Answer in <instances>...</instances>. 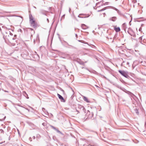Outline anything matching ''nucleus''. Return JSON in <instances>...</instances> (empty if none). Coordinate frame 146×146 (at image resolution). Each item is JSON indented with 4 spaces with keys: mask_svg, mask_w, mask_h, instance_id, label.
<instances>
[{
    "mask_svg": "<svg viewBox=\"0 0 146 146\" xmlns=\"http://www.w3.org/2000/svg\"><path fill=\"white\" fill-rule=\"evenodd\" d=\"M114 30L116 32H119L120 30V28L119 27L115 28H114Z\"/></svg>",
    "mask_w": 146,
    "mask_h": 146,
    "instance_id": "7",
    "label": "nucleus"
},
{
    "mask_svg": "<svg viewBox=\"0 0 146 146\" xmlns=\"http://www.w3.org/2000/svg\"><path fill=\"white\" fill-rule=\"evenodd\" d=\"M47 21L48 22H49V20H48V19H47Z\"/></svg>",
    "mask_w": 146,
    "mask_h": 146,
    "instance_id": "18",
    "label": "nucleus"
},
{
    "mask_svg": "<svg viewBox=\"0 0 146 146\" xmlns=\"http://www.w3.org/2000/svg\"><path fill=\"white\" fill-rule=\"evenodd\" d=\"M16 36V35H14V36Z\"/></svg>",
    "mask_w": 146,
    "mask_h": 146,
    "instance_id": "27",
    "label": "nucleus"
},
{
    "mask_svg": "<svg viewBox=\"0 0 146 146\" xmlns=\"http://www.w3.org/2000/svg\"><path fill=\"white\" fill-rule=\"evenodd\" d=\"M131 21H130V22L129 23V24L130 25H131Z\"/></svg>",
    "mask_w": 146,
    "mask_h": 146,
    "instance_id": "16",
    "label": "nucleus"
},
{
    "mask_svg": "<svg viewBox=\"0 0 146 146\" xmlns=\"http://www.w3.org/2000/svg\"><path fill=\"white\" fill-rule=\"evenodd\" d=\"M135 112L137 114H138V113H139L137 109H136L135 110Z\"/></svg>",
    "mask_w": 146,
    "mask_h": 146,
    "instance_id": "11",
    "label": "nucleus"
},
{
    "mask_svg": "<svg viewBox=\"0 0 146 146\" xmlns=\"http://www.w3.org/2000/svg\"><path fill=\"white\" fill-rule=\"evenodd\" d=\"M9 33H10V35H13V34L11 33L10 32V31H9Z\"/></svg>",
    "mask_w": 146,
    "mask_h": 146,
    "instance_id": "14",
    "label": "nucleus"
},
{
    "mask_svg": "<svg viewBox=\"0 0 146 146\" xmlns=\"http://www.w3.org/2000/svg\"><path fill=\"white\" fill-rule=\"evenodd\" d=\"M119 72L123 76L127 78L128 77V75L127 73L124 71L119 70Z\"/></svg>",
    "mask_w": 146,
    "mask_h": 146,
    "instance_id": "2",
    "label": "nucleus"
},
{
    "mask_svg": "<svg viewBox=\"0 0 146 146\" xmlns=\"http://www.w3.org/2000/svg\"><path fill=\"white\" fill-rule=\"evenodd\" d=\"M29 19L31 26L34 28H35L36 27L35 21L33 20V18L31 15L29 16Z\"/></svg>",
    "mask_w": 146,
    "mask_h": 146,
    "instance_id": "1",
    "label": "nucleus"
},
{
    "mask_svg": "<svg viewBox=\"0 0 146 146\" xmlns=\"http://www.w3.org/2000/svg\"><path fill=\"white\" fill-rule=\"evenodd\" d=\"M57 95L59 98L61 102H65V100L59 94H57Z\"/></svg>",
    "mask_w": 146,
    "mask_h": 146,
    "instance_id": "3",
    "label": "nucleus"
},
{
    "mask_svg": "<svg viewBox=\"0 0 146 146\" xmlns=\"http://www.w3.org/2000/svg\"><path fill=\"white\" fill-rule=\"evenodd\" d=\"M70 11H71V9L70 8H69V12L70 13Z\"/></svg>",
    "mask_w": 146,
    "mask_h": 146,
    "instance_id": "15",
    "label": "nucleus"
},
{
    "mask_svg": "<svg viewBox=\"0 0 146 146\" xmlns=\"http://www.w3.org/2000/svg\"><path fill=\"white\" fill-rule=\"evenodd\" d=\"M125 23H124L123 24V27L124 28V30L125 31H126V28H125Z\"/></svg>",
    "mask_w": 146,
    "mask_h": 146,
    "instance_id": "12",
    "label": "nucleus"
},
{
    "mask_svg": "<svg viewBox=\"0 0 146 146\" xmlns=\"http://www.w3.org/2000/svg\"><path fill=\"white\" fill-rule=\"evenodd\" d=\"M6 28H7V29H9V28H7V27H6Z\"/></svg>",
    "mask_w": 146,
    "mask_h": 146,
    "instance_id": "23",
    "label": "nucleus"
},
{
    "mask_svg": "<svg viewBox=\"0 0 146 146\" xmlns=\"http://www.w3.org/2000/svg\"><path fill=\"white\" fill-rule=\"evenodd\" d=\"M129 30H131V29H130V28H128V33H129Z\"/></svg>",
    "mask_w": 146,
    "mask_h": 146,
    "instance_id": "17",
    "label": "nucleus"
},
{
    "mask_svg": "<svg viewBox=\"0 0 146 146\" xmlns=\"http://www.w3.org/2000/svg\"><path fill=\"white\" fill-rule=\"evenodd\" d=\"M116 19V18L115 17H113L111 18V20L113 21H115Z\"/></svg>",
    "mask_w": 146,
    "mask_h": 146,
    "instance_id": "9",
    "label": "nucleus"
},
{
    "mask_svg": "<svg viewBox=\"0 0 146 146\" xmlns=\"http://www.w3.org/2000/svg\"><path fill=\"white\" fill-rule=\"evenodd\" d=\"M5 92H8L7 91H5Z\"/></svg>",
    "mask_w": 146,
    "mask_h": 146,
    "instance_id": "26",
    "label": "nucleus"
},
{
    "mask_svg": "<svg viewBox=\"0 0 146 146\" xmlns=\"http://www.w3.org/2000/svg\"><path fill=\"white\" fill-rule=\"evenodd\" d=\"M34 7V8H35V9H36V7H35V6H34V7Z\"/></svg>",
    "mask_w": 146,
    "mask_h": 146,
    "instance_id": "20",
    "label": "nucleus"
},
{
    "mask_svg": "<svg viewBox=\"0 0 146 146\" xmlns=\"http://www.w3.org/2000/svg\"><path fill=\"white\" fill-rule=\"evenodd\" d=\"M106 9L105 8H103L102 9H101L100 10H98V12H100L101 11H104Z\"/></svg>",
    "mask_w": 146,
    "mask_h": 146,
    "instance_id": "10",
    "label": "nucleus"
},
{
    "mask_svg": "<svg viewBox=\"0 0 146 146\" xmlns=\"http://www.w3.org/2000/svg\"><path fill=\"white\" fill-rule=\"evenodd\" d=\"M42 109H44V110L45 109H44V108H42Z\"/></svg>",
    "mask_w": 146,
    "mask_h": 146,
    "instance_id": "29",
    "label": "nucleus"
},
{
    "mask_svg": "<svg viewBox=\"0 0 146 146\" xmlns=\"http://www.w3.org/2000/svg\"><path fill=\"white\" fill-rule=\"evenodd\" d=\"M88 146H93L91 145H89Z\"/></svg>",
    "mask_w": 146,
    "mask_h": 146,
    "instance_id": "19",
    "label": "nucleus"
},
{
    "mask_svg": "<svg viewBox=\"0 0 146 146\" xmlns=\"http://www.w3.org/2000/svg\"><path fill=\"white\" fill-rule=\"evenodd\" d=\"M71 88V89L72 90V91H73V90H72V89L71 88Z\"/></svg>",
    "mask_w": 146,
    "mask_h": 146,
    "instance_id": "25",
    "label": "nucleus"
},
{
    "mask_svg": "<svg viewBox=\"0 0 146 146\" xmlns=\"http://www.w3.org/2000/svg\"><path fill=\"white\" fill-rule=\"evenodd\" d=\"M5 118H6V116H5V117H4V118H3V119H5Z\"/></svg>",
    "mask_w": 146,
    "mask_h": 146,
    "instance_id": "22",
    "label": "nucleus"
},
{
    "mask_svg": "<svg viewBox=\"0 0 146 146\" xmlns=\"http://www.w3.org/2000/svg\"><path fill=\"white\" fill-rule=\"evenodd\" d=\"M0 30H1V28H0Z\"/></svg>",
    "mask_w": 146,
    "mask_h": 146,
    "instance_id": "28",
    "label": "nucleus"
},
{
    "mask_svg": "<svg viewBox=\"0 0 146 146\" xmlns=\"http://www.w3.org/2000/svg\"><path fill=\"white\" fill-rule=\"evenodd\" d=\"M84 15L83 14H80L78 16V17L80 18H83L84 17H82V15Z\"/></svg>",
    "mask_w": 146,
    "mask_h": 146,
    "instance_id": "13",
    "label": "nucleus"
},
{
    "mask_svg": "<svg viewBox=\"0 0 146 146\" xmlns=\"http://www.w3.org/2000/svg\"><path fill=\"white\" fill-rule=\"evenodd\" d=\"M83 99L86 102H87L89 103L90 102L89 101H88V99L87 97L85 96H84Z\"/></svg>",
    "mask_w": 146,
    "mask_h": 146,
    "instance_id": "6",
    "label": "nucleus"
},
{
    "mask_svg": "<svg viewBox=\"0 0 146 146\" xmlns=\"http://www.w3.org/2000/svg\"><path fill=\"white\" fill-rule=\"evenodd\" d=\"M128 95H130L131 96L133 97L134 96V94L132 93H131V92L128 91Z\"/></svg>",
    "mask_w": 146,
    "mask_h": 146,
    "instance_id": "8",
    "label": "nucleus"
},
{
    "mask_svg": "<svg viewBox=\"0 0 146 146\" xmlns=\"http://www.w3.org/2000/svg\"><path fill=\"white\" fill-rule=\"evenodd\" d=\"M103 5V3L102 1H101L100 2H98L96 4V6H97V7L96 8V9H97L99 7L101 6H102Z\"/></svg>",
    "mask_w": 146,
    "mask_h": 146,
    "instance_id": "4",
    "label": "nucleus"
},
{
    "mask_svg": "<svg viewBox=\"0 0 146 146\" xmlns=\"http://www.w3.org/2000/svg\"><path fill=\"white\" fill-rule=\"evenodd\" d=\"M66 42V44L68 45H69V44H68V43L67 42Z\"/></svg>",
    "mask_w": 146,
    "mask_h": 146,
    "instance_id": "21",
    "label": "nucleus"
},
{
    "mask_svg": "<svg viewBox=\"0 0 146 146\" xmlns=\"http://www.w3.org/2000/svg\"><path fill=\"white\" fill-rule=\"evenodd\" d=\"M81 27L84 29H86L88 28L87 26L84 24H82L81 25Z\"/></svg>",
    "mask_w": 146,
    "mask_h": 146,
    "instance_id": "5",
    "label": "nucleus"
},
{
    "mask_svg": "<svg viewBox=\"0 0 146 146\" xmlns=\"http://www.w3.org/2000/svg\"><path fill=\"white\" fill-rule=\"evenodd\" d=\"M75 35H76V36H77V35L76 34Z\"/></svg>",
    "mask_w": 146,
    "mask_h": 146,
    "instance_id": "24",
    "label": "nucleus"
}]
</instances>
